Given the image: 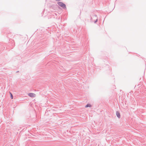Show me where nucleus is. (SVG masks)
I'll return each instance as SVG.
<instances>
[{"mask_svg":"<svg viewBox=\"0 0 146 146\" xmlns=\"http://www.w3.org/2000/svg\"><path fill=\"white\" fill-rule=\"evenodd\" d=\"M58 4L61 7L63 8H66L65 5L63 3L60 2H58Z\"/></svg>","mask_w":146,"mask_h":146,"instance_id":"obj_1","label":"nucleus"},{"mask_svg":"<svg viewBox=\"0 0 146 146\" xmlns=\"http://www.w3.org/2000/svg\"><path fill=\"white\" fill-rule=\"evenodd\" d=\"M28 95L31 97H34L35 96V94L33 93H30L28 94Z\"/></svg>","mask_w":146,"mask_h":146,"instance_id":"obj_2","label":"nucleus"},{"mask_svg":"<svg viewBox=\"0 0 146 146\" xmlns=\"http://www.w3.org/2000/svg\"><path fill=\"white\" fill-rule=\"evenodd\" d=\"M116 115L118 118H120V115L119 112L117 111L116 112Z\"/></svg>","mask_w":146,"mask_h":146,"instance_id":"obj_3","label":"nucleus"},{"mask_svg":"<svg viewBox=\"0 0 146 146\" xmlns=\"http://www.w3.org/2000/svg\"><path fill=\"white\" fill-rule=\"evenodd\" d=\"M91 107V105L90 104H88L85 106V108H87L88 107Z\"/></svg>","mask_w":146,"mask_h":146,"instance_id":"obj_4","label":"nucleus"},{"mask_svg":"<svg viewBox=\"0 0 146 146\" xmlns=\"http://www.w3.org/2000/svg\"><path fill=\"white\" fill-rule=\"evenodd\" d=\"M10 94L11 95V99H13V96L11 92L10 93Z\"/></svg>","mask_w":146,"mask_h":146,"instance_id":"obj_5","label":"nucleus"},{"mask_svg":"<svg viewBox=\"0 0 146 146\" xmlns=\"http://www.w3.org/2000/svg\"><path fill=\"white\" fill-rule=\"evenodd\" d=\"M97 21V19H96V21H95V23H96V22Z\"/></svg>","mask_w":146,"mask_h":146,"instance_id":"obj_6","label":"nucleus"}]
</instances>
